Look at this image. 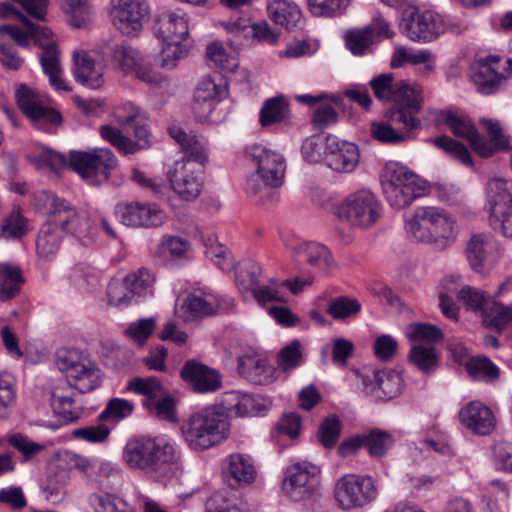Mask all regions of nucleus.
I'll list each match as a JSON object with an SVG mask.
<instances>
[{
    "label": "nucleus",
    "mask_w": 512,
    "mask_h": 512,
    "mask_svg": "<svg viewBox=\"0 0 512 512\" xmlns=\"http://www.w3.org/2000/svg\"><path fill=\"white\" fill-rule=\"evenodd\" d=\"M125 464L153 480L167 484L182 473L181 452L165 437H136L130 439L122 453Z\"/></svg>",
    "instance_id": "f257e3e1"
},
{
    "label": "nucleus",
    "mask_w": 512,
    "mask_h": 512,
    "mask_svg": "<svg viewBox=\"0 0 512 512\" xmlns=\"http://www.w3.org/2000/svg\"><path fill=\"white\" fill-rule=\"evenodd\" d=\"M230 418L222 408L207 406L193 413L181 426L188 446L194 451H204L221 444L230 434Z\"/></svg>",
    "instance_id": "f03ea898"
},
{
    "label": "nucleus",
    "mask_w": 512,
    "mask_h": 512,
    "mask_svg": "<svg viewBox=\"0 0 512 512\" xmlns=\"http://www.w3.org/2000/svg\"><path fill=\"white\" fill-rule=\"evenodd\" d=\"M395 108H388L384 114L387 121L372 122L370 135L374 140L388 145H398L415 139V130L420 129L419 101L403 104L398 97Z\"/></svg>",
    "instance_id": "7ed1b4c3"
},
{
    "label": "nucleus",
    "mask_w": 512,
    "mask_h": 512,
    "mask_svg": "<svg viewBox=\"0 0 512 512\" xmlns=\"http://www.w3.org/2000/svg\"><path fill=\"white\" fill-rule=\"evenodd\" d=\"M115 116L119 124L133 129L137 140L132 141L117 127L103 125L100 127V135L105 141L125 155L134 154L150 147V132L145 112L133 103L126 102L117 107Z\"/></svg>",
    "instance_id": "20e7f679"
},
{
    "label": "nucleus",
    "mask_w": 512,
    "mask_h": 512,
    "mask_svg": "<svg viewBox=\"0 0 512 512\" xmlns=\"http://www.w3.org/2000/svg\"><path fill=\"white\" fill-rule=\"evenodd\" d=\"M381 185L390 206L402 209L424 193V183L406 166L387 162L381 172Z\"/></svg>",
    "instance_id": "39448f33"
},
{
    "label": "nucleus",
    "mask_w": 512,
    "mask_h": 512,
    "mask_svg": "<svg viewBox=\"0 0 512 512\" xmlns=\"http://www.w3.org/2000/svg\"><path fill=\"white\" fill-rule=\"evenodd\" d=\"M118 161L108 148H92L87 151H70L69 168L78 173L87 183L99 185L110 178Z\"/></svg>",
    "instance_id": "423d86ee"
},
{
    "label": "nucleus",
    "mask_w": 512,
    "mask_h": 512,
    "mask_svg": "<svg viewBox=\"0 0 512 512\" xmlns=\"http://www.w3.org/2000/svg\"><path fill=\"white\" fill-rule=\"evenodd\" d=\"M56 365L65 373L70 387L87 393L100 385L101 374L97 365L81 356L76 350H61L56 355Z\"/></svg>",
    "instance_id": "0eeeda50"
},
{
    "label": "nucleus",
    "mask_w": 512,
    "mask_h": 512,
    "mask_svg": "<svg viewBox=\"0 0 512 512\" xmlns=\"http://www.w3.org/2000/svg\"><path fill=\"white\" fill-rule=\"evenodd\" d=\"M381 204L374 193L360 189L349 194L338 207L337 214L341 220L351 226L368 228L380 217Z\"/></svg>",
    "instance_id": "6e6552de"
},
{
    "label": "nucleus",
    "mask_w": 512,
    "mask_h": 512,
    "mask_svg": "<svg viewBox=\"0 0 512 512\" xmlns=\"http://www.w3.org/2000/svg\"><path fill=\"white\" fill-rule=\"evenodd\" d=\"M108 14L119 32L135 37L149 19L150 6L147 0H110Z\"/></svg>",
    "instance_id": "1a4fd4ad"
},
{
    "label": "nucleus",
    "mask_w": 512,
    "mask_h": 512,
    "mask_svg": "<svg viewBox=\"0 0 512 512\" xmlns=\"http://www.w3.org/2000/svg\"><path fill=\"white\" fill-rule=\"evenodd\" d=\"M377 487L370 476L347 474L335 486V498L344 510L363 507L377 497Z\"/></svg>",
    "instance_id": "9d476101"
},
{
    "label": "nucleus",
    "mask_w": 512,
    "mask_h": 512,
    "mask_svg": "<svg viewBox=\"0 0 512 512\" xmlns=\"http://www.w3.org/2000/svg\"><path fill=\"white\" fill-rule=\"evenodd\" d=\"M171 189L183 201H195L203 188L202 172L189 160L180 159L166 172Z\"/></svg>",
    "instance_id": "9b49d317"
},
{
    "label": "nucleus",
    "mask_w": 512,
    "mask_h": 512,
    "mask_svg": "<svg viewBox=\"0 0 512 512\" xmlns=\"http://www.w3.org/2000/svg\"><path fill=\"white\" fill-rule=\"evenodd\" d=\"M371 88L377 99L381 101H390L392 105L389 108H395L399 98H402L403 104L410 103L412 100L419 101L420 109L423 105L422 88L417 83H411L407 80L393 82V74H381L370 81Z\"/></svg>",
    "instance_id": "f8f14e48"
},
{
    "label": "nucleus",
    "mask_w": 512,
    "mask_h": 512,
    "mask_svg": "<svg viewBox=\"0 0 512 512\" xmlns=\"http://www.w3.org/2000/svg\"><path fill=\"white\" fill-rule=\"evenodd\" d=\"M112 62L125 75H134L147 84L158 85L162 77L151 66V63L135 48L116 45L112 51Z\"/></svg>",
    "instance_id": "ddd939ff"
},
{
    "label": "nucleus",
    "mask_w": 512,
    "mask_h": 512,
    "mask_svg": "<svg viewBox=\"0 0 512 512\" xmlns=\"http://www.w3.org/2000/svg\"><path fill=\"white\" fill-rule=\"evenodd\" d=\"M318 473L315 466L307 463L289 466L283 480V491L295 502L311 498L318 489Z\"/></svg>",
    "instance_id": "4468645a"
},
{
    "label": "nucleus",
    "mask_w": 512,
    "mask_h": 512,
    "mask_svg": "<svg viewBox=\"0 0 512 512\" xmlns=\"http://www.w3.org/2000/svg\"><path fill=\"white\" fill-rule=\"evenodd\" d=\"M401 26L407 37L417 42H430L445 32L439 15L431 11L420 13L416 8L404 12Z\"/></svg>",
    "instance_id": "2eb2a0df"
},
{
    "label": "nucleus",
    "mask_w": 512,
    "mask_h": 512,
    "mask_svg": "<svg viewBox=\"0 0 512 512\" xmlns=\"http://www.w3.org/2000/svg\"><path fill=\"white\" fill-rule=\"evenodd\" d=\"M154 278L146 268L128 274L122 284L112 283L108 286L107 295L112 305L131 302L134 297H143L151 293Z\"/></svg>",
    "instance_id": "dca6fc26"
},
{
    "label": "nucleus",
    "mask_w": 512,
    "mask_h": 512,
    "mask_svg": "<svg viewBox=\"0 0 512 512\" xmlns=\"http://www.w3.org/2000/svg\"><path fill=\"white\" fill-rule=\"evenodd\" d=\"M246 156L257 166L261 179L268 184L280 186L285 173V159L274 150L261 144H253L246 148Z\"/></svg>",
    "instance_id": "f3484780"
},
{
    "label": "nucleus",
    "mask_w": 512,
    "mask_h": 512,
    "mask_svg": "<svg viewBox=\"0 0 512 512\" xmlns=\"http://www.w3.org/2000/svg\"><path fill=\"white\" fill-rule=\"evenodd\" d=\"M114 213L122 224L130 227H158L165 219L164 213L156 205L140 202L119 203Z\"/></svg>",
    "instance_id": "a211bd4d"
},
{
    "label": "nucleus",
    "mask_w": 512,
    "mask_h": 512,
    "mask_svg": "<svg viewBox=\"0 0 512 512\" xmlns=\"http://www.w3.org/2000/svg\"><path fill=\"white\" fill-rule=\"evenodd\" d=\"M180 376L198 393H213L222 387L220 372L196 360L186 361L180 370Z\"/></svg>",
    "instance_id": "6ab92c4d"
},
{
    "label": "nucleus",
    "mask_w": 512,
    "mask_h": 512,
    "mask_svg": "<svg viewBox=\"0 0 512 512\" xmlns=\"http://www.w3.org/2000/svg\"><path fill=\"white\" fill-rule=\"evenodd\" d=\"M327 165L337 172H352L359 162L358 147L351 142L338 140L337 137H326Z\"/></svg>",
    "instance_id": "aec40b11"
},
{
    "label": "nucleus",
    "mask_w": 512,
    "mask_h": 512,
    "mask_svg": "<svg viewBox=\"0 0 512 512\" xmlns=\"http://www.w3.org/2000/svg\"><path fill=\"white\" fill-rule=\"evenodd\" d=\"M444 123L456 137L467 140L480 156L490 157L494 154L493 147L479 135L468 117L448 112L445 114Z\"/></svg>",
    "instance_id": "412c9836"
},
{
    "label": "nucleus",
    "mask_w": 512,
    "mask_h": 512,
    "mask_svg": "<svg viewBox=\"0 0 512 512\" xmlns=\"http://www.w3.org/2000/svg\"><path fill=\"white\" fill-rule=\"evenodd\" d=\"M59 205L47 221L54 223L62 234H69L79 239L87 236L90 228L88 218L84 214H80L66 200Z\"/></svg>",
    "instance_id": "4be33fe9"
},
{
    "label": "nucleus",
    "mask_w": 512,
    "mask_h": 512,
    "mask_svg": "<svg viewBox=\"0 0 512 512\" xmlns=\"http://www.w3.org/2000/svg\"><path fill=\"white\" fill-rule=\"evenodd\" d=\"M460 423L478 435H488L495 428V417L489 407L480 401L465 404L458 414Z\"/></svg>",
    "instance_id": "5701e85b"
},
{
    "label": "nucleus",
    "mask_w": 512,
    "mask_h": 512,
    "mask_svg": "<svg viewBox=\"0 0 512 512\" xmlns=\"http://www.w3.org/2000/svg\"><path fill=\"white\" fill-rule=\"evenodd\" d=\"M363 385L379 398L392 399L402 388V377L394 370H368L362 375Z\"/></svg>",
    "instance_id": "b1692460"
},
{
    "label": "nucleus",
    "mask_w": 512,
    "mask_h": 512,
    "mask_svg": "<svg viewBox=\"0 0 512 512\" xmlns=\"http://www.w3.org/2000/svg\"><path fill=\"white\" fill-rule=\"evenodd\" d=\"M499 61L500 57L495 55L486 56L477 61L471 79L479 93L484 95L496 93L505 83L506 77L493 67Z\"/></svg>",
    "instance_id": "393cba45"
},
{
    "label": "nucleus",
    "mask_w": 512,
    "mask_h": 512,
    "mask_svg": "<svg viewBox=\"0 0 512 512\" xmlns=\"http://www.w3.org/2000/svg\"><path fill=\"white\" fill-rule=\"evenodd\" d=\"M222 474L230 487L237 488L251 484L256 470L249 456L233 453L224 459Z\"/></svg>",
    "instance_id": "a878e982"
},
{
    "label": "nucleus",
    "mask_w": 512,
    "mask_h": 512,
    "mask_svg": "<svg viewBox=\"0 0 512 512\" xmlns=\"http://www.w3.org/2000/svg\"><path fill=\"white\" fill-rule=\"evenodd\" d=\"M292 257L300 267L308 265L321 272L327 271L334 264L328 248L318 242L298 244L292 250Z\"/></svg>",
    "instance_id": "bb28decb"
},
{
    "label": "nucleus",
    "mask_w": 512,
    "mask_h": 512,
    "mask_svg": "<svg viewBox=\"0 0 512 512\" xmlns=\"http://www.w3.org/2000/svg\"><path fill=\"white\" fill-rule=\"evenodd\" d=\"M73 61V74L78 83L91 89H98L103 85V66L96 63L87 52H75Z\"/></svg>",
    "instance_id": "cd10ccee"
},
{
    "label": "nucleus",
    "mask_w": 512,
    "mask_h": 512,
    "mask_svg": "<svg viewBox=\"0 0 512 512\" xmlns=\"http://www.w3.org/2000/svg\"><path fill=\"white\" fill-rule=\"evenodd\" d=\"M238 373L256 385H265L273 380L274 369L270 366L266 359L255 354H245L239 356Z\"/></svg>",
    "instance_id": "c85d7f7f"
},
{
    "label": "nucleus",
    "mask_w": 512,
    "mask_h": 512,
    "mask_svg": "<svg viewBox=\"0 0 512 512\" xmlns=\"http://www.w3.org/2000/svg\"><path fill=\"white\" fill-rule=\"evenodd\" d=\"M155 35L161 41H187L188 20L176 12L162 13L154 27Z\"/></svg>",
    "instance_id": "c756f323"
},
{
    "label": "nucleus",
    "mask_w": 512,
    "mask_h": 512,
    "mask_svg": "<svg viewBox=\"0 0 512 512\" xmlns=\"http://www.w3.org/2000/svg\"><path fill=\"white\" fill-rule=\"evenodd\" d=\"M219 86L212 80L199 83L194 93L192 111L199 122L206 121L219 102Z\"/></svg>",
    "instance_id": "7c9ffc66"
},
{
    "label": "nucleus",
    "mask_w": 512,
    "mask_h": 512,
    "mask_svg": "<svg viewBox=\"0 0 512 512\" xmlns=\"http://www.w3.org/2000/svg\"><path fill=\"white\" fill-rule=\"evenodd\" d=\"M512 204V180L493 177L486 184V207L489 215L501 213Z\"/></svg>",
    "instance_id": "2f4dec72"
},
{
    "label": "nucleus",
    "mask_w": 512,
    "mask_h": 512,
    "mask_svg": "<svg viewBox=\"0 0 512 512\" xmlns=\"http://www.w3.org/2000/svg\"><path fill=\"white\" fill-rule=\"evenodd\" d=\"M455 219L445 210L434 207L433 237L428 240L437 250H444L456 239Z\"/></svg>",
    "instance_id": "473e14b6"
},
{
    "label": "nucleus",
    "mask_w": 512,
    "mask_h": 512,
    "mask_svg": "<svg viewBox=\"0 0 512 512\" xmlns=\"http://www.w3.org/2000/svg\"><path fill=\"white\" fill-rule=\"evenodd\" d=\"M169 134L187 155V158H183L184 160H189L195 165L206 162L207 151L203 138L194 134H187L179 127L170 128Z\"/></svg>",
    "instance_id": "72a5a7b5"
},
{
    "label": "nucleus",
    "mask_w": 512,
    "mask_h": 512,
    "mask_svg": "<svg viewBox=\"0 0 512 512\" xmlns=\"http://www.w3.org/2000/svg\"><path fill=\"white\" fill-rule=\"evenodd\" d=\"M267 12L270 19L277 25L291 30L296 27L301 18L298 6L289 0H269Z\"/></svg>",
    "instance_id": "f704fd0d"
},
{
    "label": "nucleus",
    "mask_w": 512,
    "mask_h": 512,
    "mask_svg": "<svg viewBox=\"0 0 512 512\" xmlns=\"http://www.w3.org/2000/svg\"><path fill=\"white\" fill-rule=\"evenodd\" d=\"M215 406L222 408L228 416L229 413H234L240 417L251 416L259 410L255 399L250 394L239 391L226 392L221 404Z\"/></svg>",
    "instance_id": "c9c22d12"
},
{
    "label": "nucleus",
    "mask_w": 512,
    "mask_h": 512,
    "mask_svg": "<svg viewBox=\"0 0 512 512\" xmlns=\"http://www.w3.org/2000/svg\"><path fill=\"white\" fill-rule=\"evenodd\" d=\"M40 64L43 72L49 77V82L56 90L70 91L71 88L60 77L61 66L59 59V51L56 44H50L45 47L40 54Z\"/></svg>",
    "instance_id": "e433bc0d"
},
{
    "label": "nucleus",
    "mask_w": 512,
    "mask_h": 512,
    "mask_svg": "<svg viewBox=\"0 0 512 512\" xmlns=\"http://www.w3.org/2000/svg\"><path fill=\"white\" fill-rule=\"evenodd\" d=\"M406 229L416 240L428 243L433 237L434 207L419 208L407 221Z\"/></svg>",
    "instance_id": "4c0bfd02"
},
{
    "label": "nucleus",
    "mask_w": 512,
    "mask_h": 512,
    "mask_svg": "<svg viewBox=\"0 0 512 512\" xmlns=\"http://www.w3.org/2000/svg\"><path fill=\"white\" fill-rule=\"evenodd\" d=\"M212 295L200 296L191 294L183 301L181 306L182 317L185 321L210 316L216 313L217 303Z\"/></svg>",
    "instance_id": "58836bf2"
},
{
    "label": "nucleus",
    "mask_w": 512,
    "mask_h": 512,
    "mask_svg": "<svg viewBox=\"0 0 512 512\" xmlns=\"http://www.w3.org/2000/svg\"><path fill=\"white\" fill-rule=\"evenodd\" d=\"M289 119V105L283 96L267 99L259 114V122L262 127L287 122Z\"/></svg>",
    "instance_id": "ea45409f"
},
{
    "label": "nucleus",
    "mask_w": 512,
    "mask_h": 512,
    "mask_svg": "<svg viewBox=\"0 0 512 512\" xmlns=\"http://www.w3.org/2000/svg\"><path fill=\"white\" fill-rule=\"evenodd\" d=\"M23 283L19 267L0 263V301L5 302L15 297Z\"/></svg>",
    "instance_id": "a19ab883"
},
{
    "label": "nucleus",
    "mask_w": 512,
    "mask_h": 512,
    "mask_svg": "<svg viewBox=\"0 0 512 512\" xmlns=\"http://www.w3.org/2000/svg\"><path fill=\"white\" fill-rule=\"evenodd\" d=\"M63 235L54 223L47 221L41 228L37 241V253L43 258H49L57 253Z\"/></svg>",
    "instance_id": "79ce46f5"
},
{
    "label": "nucleus",
    "mask_w": 512,
    "mask_h": 512,
    "mask_svg": "<svg viewBox=\"0 0 512 512\" xmlns=\"http://www.w3.org/2000/svg\"><path fill=\"white\" fill-rule=\"evenodd\" d=\"M363 447L368 450L371 457H383L394 445L393 436L381 429H372L361 434Z\"/></svg>",
    "instance_id": "37998d69"
},
{
    "label": "nucleus",
    "mask_w": 512,
    "mask_h": 512,
    "mask_svg": "<svg viewBox=\"0 0 512 512\" xmlns=\"http://www.w3.org/2000/svg\"><path fill=\"white\" fill-rule=\"evenodd\" d=\"M408 360L424 374L433 373L439 366V356L434 347L415 344L411 347Z\"/></svg>",
    "instance_id": "c03bdc74"
},
{
    "label": "nucleus",
    "mask_w": 512,
    "mask_h": 512,
    "mask_svg": "<svg viewBox=\"0 0 512 512\" xmlns=\"http://www.w3.org/2000/svg\"><path fill=\"white\" fill-rule=\"evenodd\" d=\"M126 389L144 397L142 400L144 408L156 397L161 396L163 390H165L161 381L154 376L132 378L128 382Z\"/></svg>",
    "instance_id": "a18cd8bd"
},
{
    "label": "nucleus",
    "mask_w": 512,
    "mask_h": 512,
    "mask_svg": "<svg viewBox=\"0 0 512 512\" xmlns=\"http://www.w3.org/2000/svg\"><path fill=\"white\" fill-rule=\"evenodd\" d=\"M460 277L449 276L442 282V291L439 293L440 307L442 313L449 319H457L458 307L453 297L457 296L460 300Z\"/></svg>",
    "instance_id": "49530a36"
},
{
    "label": "nucleus",
    "mask_w": 512,
    "mask_h": 512,
    "mask_svg": "<svg viewBox=\"0 0 512 512\" xmlns=\"http://www.w3.org/2000/svg\"><path fill=\"white\" fill-rule=\"evenodd\" d=\"M277 187L278 186H274L263 181L259 173L256 171L255 174H252L247 179L245 189L248 196L256 203L268 205L273 204L277 200V193L274 191V188Z\"/></svg>",
    "instance_id": "de8ad7c7"
},
{
    "label": "nucleus",
    "mask_w": 512,
    "mask_h": 512,
    "mask_svg": "<svg viewBox=\"0 0 512 512\" xmlns=\"http://www.w3.org/2000/svg\"><path fill=\"white\" fill-rule=\"evenodd\" d=\"M61 8L74 28H83L92 20V12L86 0H63Z\"/></svg>",
    "instance_id": "09e8293b"
},
{
    "label": "nucleus",
    "mask_w": 512,
    "mask_h": 512,
    "mask_svg": "<svg viewBox=\"0 0 512 512\" xmlns=\"http://www.w3.org/2000/svg\"><path fill=\"white\" fill-rule=\"evenodd\" d=\"M160 66L163 69H174L178 62L184 59L189 52L186 41H161Z\"/></svg>",
    "instance_id": "8fccbe9b"
},
{
    "label": "nucleus",
    "mask_w": 512,
    "mask_h": 512,
    "mask_svg": "<svg viewBox=\"0 0 512 512\" xmlns=\"http://www.w3.org/2000/svg\"><path fill=\"white\" fill-rule=\"evenodd\" d=\"M89 504L95 512H132L126 501L109 493H93Z\"/></svg>",
    "instance_id": "3c124183"
},
{
    "label": "nucleus",
    "mask_w": 512,
    "mask_h": 512,
    "mask_svg": "<svg viewBox=\"0 0 512 512\" xmlns=\"http://www.w3.org/2000/svg\"><path fill=\"white\" fill-rule=\"evenodd\" d=\"M361 310L358 300L340 296L329 301L327 313L335 320H346L356 316Z\"/></svg>",
    "instance_id": "603ef678"
},
{
    "label": "nucleus",
    "mask_w": 512,
    "mask_h": 512,
    "mask_svg": "<svg viewBox=\"0 0 512 512\" xmlns=\"http://www.w3.org/2000/svg\"><path fill=\"white\" fill-rule=\"evenodd\" d=\"M471 378L481 381H493L499 377L498 367L486 357H473L466 363Z\"/></svg>",
    "instance_id": "864d4df0"
},
{
    "label": "nucleus",
    "mask_w": 512,
    "mask_h": 512,
    "mask_svg": "<svg viewBox=\"0 0 512 512\" xmlns=\"http://www.w3.org/2000/svg\"><path fill=\"white\" fill-rule=\"evenodd\" d=\"M50 401L54 412L61 417L63 423H72L79 418L78 412L74 410V399L62 394L58 387L52 390Z\"/></svg>",
    "instance_id": "5fc2aeb1"
},
{
    "label": "nucleus",
    "mask_w": 512,
    "mask_h": 512,
    "mask_svg": "<svg viewBox=\"0 0 512 512\" xmlns=\"http://www.w3.org/2000/svg\"><path fill=\"white\" fill-rule=\"evenodd\" d=\"M261 267L248 260L241 264L236 272V283L240 291H252L259 286Z\"/></svg>",
    "instance_id": "6e6d98bb"
},
{
    "label": "nucleus",
    "mask_w": 512,
    "mask_h": 512,
    "mask_svg": "<svg viewBox=\"0 0 512 512\" xmlns=\"http://www.w3.org/2000/svg\"><path fill=\"white\" fill-rule=\"evenodd\" d=\"M134 411V404L126 399L112 398L99 414L100 421L118 422L129 417Z\"/></svg>",
    "instance_id": "4d7b16f0"
},
{
    "label": "nucleus",
    "mask_w": 512,
    "mask_h": 512,
    "mask_svg": "<svg viewBox=\"0 0 512 512\" xmlns=\"http://www.w3.org/2000/svg\"><path fill=\"white\" fill-rule=\"evenodd\" d=\"M344 39L346 47L354 55L365 54L374 42V39L372 38L366 26L360 29L348 30L345 33Z\"/></svg>",
    "instance_id": "13d9d810"
},
{
    "label": "nucleus",
    "mask_w": 512,
    "mask_h": 512,
    "mask_svg": "<svg viewBox=\"0 0 512 512\" xmlns=\"http://www.w3.org/2000/svg\"><path fill=\"white\" fill-rule=\"evenodd\" d=\"M149 414L161 420L173 421L175 419L174 398L165 389L161 396L156 397L145 407Z\"/></svg>",
    "instance_id": "bf43d9fd"
},
{
    "label": "nucleus",
    "mask_w": 512,
    "mask_h": 512,
    "mask_svg": "<svg viewBox=\"0 0 512 512\" xmlns=\"http://www.w3.org/2000/svg\"><path fill=\"white\" fill-rule=\"evenodd\" d=\"M460 301L464 303L467 309L476 312L481 311L484 314L492 299L481 290L463 286L460 290Z\"/></svg>",
    "instance_id": "052dcab7"
},
{
    "label": "nucleus",
    "mask_w": 512,
    "mask_h": 512,
    "mask_svg": "<svg viewBox=\"0 0 512 512\" xmlns=\"http://www.w3.org/2000/svg\"><path fill=\"white\" fill-rule=\"evenodd\" d=\"M341 428V421L336 415H330L325 418L318 429L320 443L325 448H332L339 439Z\"/></svg>",
    "instance_id": "680f3d73"
},
{
    "label": "nucleus",
    "mask_w": 512,
    "mask_h": 512,
    "mask_svg": "<svg viewBox=\"0 0 512 512\" xmlns=\"http://www.w3.org/2000/svg\"><path fill=\"white\" fill-rule=\"evenodd\" d=\"M489 325L502 331L512 322V308L491 301L483 314Z\"/></svg>",
    "instance_id": "e2e57ef3"
},
{
    "label": "nucleus",
    "mask_w": 512,
    "mask_h": 512,
    "mask_svg": "<svg viewBox=\"0 0 512 512\" xmlns=\"http://www.w3.org/2000/svg\"><path fill=\"white\" fill-rule=\"evenodd\" d=\"M433 143L438 148L444 150L450 156L458 159L461 163L465 165H471L472 159L468 149L460 142L448 137V136H439L433 140Z\"/></svg>",
    "instance_id": "0e129e2a"
},
{
    "label": "nucleus",
    "mask_w": 512,
    "mask_h": 512,
    "mask_svg": "<svg viewBox=\"0 0 512 512\" xmlns=\"http://www.w3.org/2000/svg\"><path fill=\"white\" fill-rule=\"evenodd\" d=\"M487 237L485 235H474L467 245V257L471 267L480 271L487 255Z\"/></svg>",
    "instance_id": "69168bd1"
},
{
    "label": "nucleus",
    "mask_w": 512,
    "mask_h": 512,
    "mask_svg": "<svg viewBox=\"0 0 512 512\" xmlns=\"http://www.w3.org/2000/svg\"><path fill=\"white\" fill-rule=\"evenodd\" d=\"M7 442L21 453L24 462L30 461L35 455L45 449L43 444L33 442L21 433L10 435Z\"/></svg>",
    "instance_id": "338daca9"
},
{
    "label": "nucleus",
    "mask_w": 512,
    "mask_h": 512,
    "mask_svg": "<svg viewBox=\"0 0 512 512\" xmlns=\"http://www.w3.org/2000/svg\"><path fill=\"white\" fill-rule=\"evenodd\" d=\"M408 337L413 342H436L443 338L442 331L435 325L413 323L408 327Z\"/></svg>",
    "instance_id": "774afa93"
}]
</instances>
